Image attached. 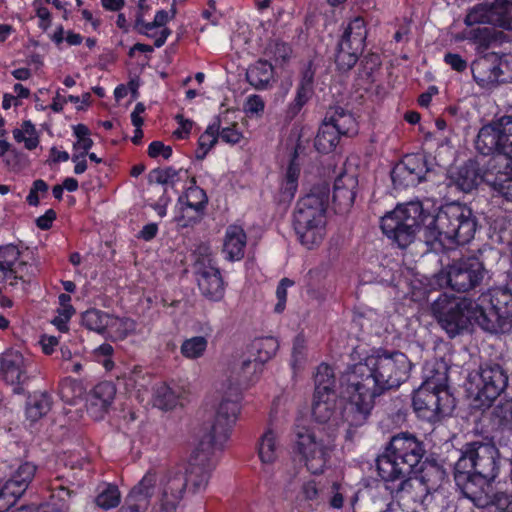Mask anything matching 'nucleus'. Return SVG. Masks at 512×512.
<instances>
[{"label": "nucleus", "instance_id": "obj_45", "mask_svg": "<svg viewBox=\"0 0 512 512\" xmlns=\"http://www.w3.org/2000/svg\"><path fill=\"white\" fill-rule=\"evenodd\" d=\"M494 2L492 3H479L472 7L465 19L464 23L467 26H473L475 24H491L494 25Z\"/></svg>", "mask_w": 512, "mask_h": 512}, {"label": "nucleus", "instance_id": "obj_57", "mask_svg": "<svg viewBox=\"0 0 512 512\" xmlns=\"http://www.w3.org/2000/svg\"><path fill=\"white\" fill-rule=\"evenodd\" d=\"M391 179L395 189H405L418 185L417 178L410 174L400 162L392 169Z\"/></svg>", "mask_w": 512, "mask_h": 512}, {"label": "nucleus", "instance_id": "obj_53", "mask_svg": "<svg viewBox=\"0 0 512 512\" xmlns=\"http://www.w3.org/2000/svg\"><path fill=\"white\" fill-rule=\"evenodd\" d=\"M20 251L15 245H6L0 247V272L3 273L2 278L8 280V274L18 263Z\"/></svg>", "mask_w": 512, "mask_h": 512}, {"label": "nucleus", "instance_id": "obj_18", "mask_svg": "<svg viewBox=\"0 0 512 512\" xmlns=\"http://www.w3.org/2000/svg\"><path fill=\"white\" fill-rule=\"evenodd\" d=\"M36 470L37 467L33 463L24 462L11 473L0 489V512L8 511L25 493L35 477Z\"/></svg>", "mask_w": 512, "mask_h": 512}, {"label": "nucleus", "instance_id": "obj_15", "mask_svg": "<svg viewBox=\"0 0 512 512\" xmlns=\"http://www.w3.org/2000/svg\"><path fill=\"white\" fill-rule=\"evenodd\" d=\"M487 273L484 263L478 257H462L447 266V284L456 292L466 293L480 286Z\"/></svg>", "mask_w": 512, "mask_h": 512}, {"label": "nucleus", "instance_id": "obj_38", "mask_svg": "<svg viewBox=\"0 0 512 512\" xmlns=\"http://www.w3.org/2000/svg\"><path fill=\"white\" fill-rule=\"evenodd\" d=\"M63 476H57L50 484L51 503L42 505V508L49 507L50 512H68L70 499L73 491L65 485Z\"/></svg>", "mask_w": 512, "mask_h": 512}, {"label": "nucleus", "instance_id": "obj_36", "mask_svg": "<svg viewBox=\"0 0 512 512\" xmlns=\"http://www.w3.org/2000/svg\"><path fill=\"white\" fill-rule=\"evenodd\" d=\"M281 445L278 433L268 428L261 435L257 445L258 456L264 465L274 464L280 453Z\"/></svg>", "mask_w": 512, "mask_h": 512}, {"label": "nucleus", "instance_id": "obj_41", "mask_svg": "<svg viewBox=\"0 0 512 512\" xmlns=\"http://www.w3.org/2000/svg\"><path fill=\"white\" fill-rule=\"evenodd\" d=\"M340 132L324 118L315 137L314 146L321 153L332 152L339 144Z\"/></svg>", "mask_w": 512, "mask_h": 512}, {"label": "nucleus", "instance_id": "obj_43", "mask_svg": "<svg viewBox=\"0 0 512 512\" xmlns=\"http://www.w3.org/2000/svg\"><path fill=\"white\" fill-rule=\"evenodd\" d=\"M424 381L421 385L430 384L432 389H448L447 368L443 363L437 361L427 362L423 368Z\"/></svg>", "mask_w": 512, "mask_h": 512}, {"label": "nucleus", "instance_id": "obj_55", "mask_svg": "<svg viewBox=\"0 0 512 512\" xmlns=\"http://www.w3.org/2000/svg\"><path fill=\"white\" fill-rule=\"evenodd\" d=\"M208 341L203 336L186 339L181 345V353L188 359H197L206 351Z\"/></svg>", "mask_w": 512, "mask_h": 512}, {"label": "nucleus", "instance_id": "obj_31", "mask_svg": "<svg viewBox=\"0 0 512 512\" xmlns=\"http://www.w3.org/2000/svg\"><path fill=\"white\" fill-rule=\"evenodd\" d=\"M197 282L201 293L210 300H220L224 295V282L220 271L212 266H205L197 272Z\"/></svg>", "mask_w": 512, "mask_h": 512}, {"label": "nucleus", "instance_id": "obj_44", "mask_svg": "<svg viewBox=\"0 0 512 512\" xmlns=\"http://www.w3.org/2000/svg\"><path fill=\"white\" fill-rule=\"evenodd\" d=\"M423 484L428 488V493L437 490L446 478V471L444 468L433 462L427 463L421 468L420 476H417Z\"/></svg>", "mask_w": 512, "mask_h": 512}, {"label": "nucleus", "instance_id": "obj_64", "mask_svg": "<svg viewBox=\"0 0 512 512\" xmlns=\"http://www.w3.org/2000/svg\"><path fill=\"white\" fill-rule=\"evenodd\" d=\"M293 282L289 280L288 278H283L277 289H276V297H277V304L275 305L274 311L276 313H282L286 306V300H287V288L292 286Z\"/></svg>", "mask_w": 512, "mask_h": 512}, {"label": "nucleus", "instance_id": "obj_23", "mask_svg": "<svg viewBox=\"0 0 512 512\" xmlns=\"http://www.w3.org/2000/svg\"><path fill=\"white\" fill-rule=\"evenodd\" d=\"M184 485L182 476L169 479L162 477L160 494L150 512H176L184 498L182 495Z\"/></svg>", "mask_w": 512, "mask_h": 512}, {"label": "nucleus", "instance_id": "obj_2", "mask_svg": "<svg viewBox=\"0 0 512 512\" xmlns=\"http://www.w3.org/2000/svg\"><path fill=\"white\" fill-rule=\"evenodd\" d=\"M411 368L412 363L403 352L378 349L364 362L355 364L350 374L380 396L405 382Z\"/></svg>", "mask_w": 512, "mask_h": 512}, {"label": "nucleus", "instance_id": "obj_42", "mask_svg": "<svg viewBox=\"0 0 512 512\" xmlns=\"http://www.w3.org/2000/svg\"><path fill=\"white\" fill-rule=\"evenodd\" d=\"M52 406L51 396L47 392H34L28 396L26 402V417L36 422L45 416Z\"/></svg>", "mask_w": 512, "mask_h": 512}, {"label": "nucleus", "instance_id": "obj_30", "mask_svg": "<svg viewBox=\"0 0 512 512\" xmlns=\"http://www.w3.org/2000/svg\"><path fill=\"white\" fill-rule=\"evenodd\" d=\"M357 178L350 174L339 175L334 182L333 203L340 212L349 210L355 200Z\"/></svg>", "mask_w": 512, "mask_h": 512}, {"label": "nucleus", "instance_id": "obj_16", "mask_svg": "<svg viewBox=\"0 0 512 512\" xmlns=\"http://www.w3.org/2000/svg\"><path fill=\"white\" fill-rule=\"evenodd\" d=\"M472 379L476 385L477 397L488 402L496 400L505 392L509 384L507 369L496 360L481 362Z\"/></svg>", "mask_w": 512, "mask_h": 512}, {"label": "nucleus", "instance_id": "obj_10", "mask_svg": "<svg viewBox=\"0 0 512 512\" xmlns=\"http://www.w3.org/2000/svg\"><path fill=\"white\" fill-rule=\"evenodd\" d=\"M455 466L467 469L486 478H496L500 470L499 451L491 442L472 441L465 443L460 450Z\"/></svg>", "mask_w": 512, "mask_h": 512}, {"label": "nucleus", "instance_id": "obj_60", "mask_svg": "<svg viewBox=\"0 0 512 512\" xmlns=\"http://www.w3.org/2000/svg\"><path fill=\"white\" fill-rule=\"evenodd\" d=\"M36 268L32 265H28L24 261H18V263L13 267L11 272L8 274V280H17L20 279L23 282L30 281V276L35 274Z\"/></svg>", "mask_w": 512, "mask_h": 512}, {"label": "nucleus", "instance_id": "obj_46", "mask_svg": "<svg viewBox=\"0 0 512 512\" xmlns=\"http://www.w3.org/2000/svg\"><path fill=\"white\" fill-rule=\"evenodd\" d=\"M278 348V341L274 337H264L255 339L249 352L264 365L275 355Z\"/></svg>", "mask_w": 512, "mask_h": 512}, {"label": "nucleus", "instance_id": "obj_20", "mask_svg": "<svg viewBox=\"0 0 512 512\" xmlns=\"http://www.w3.org/2000/svg\"><path fill=\"white\" fill-rule=\"evenodd\" d=\"M82 325L97 333H115L117 337H125L135 327L133 320L119 318L98 309H89L82 314Z\"/></svg>", "mask_w": 512, "mask_h": 512}, {"label": "nucleus", "instance_id": "obj_19", "mask_svg": "<svg viewBox=\"0 0 512 512\" xmlns=\"http://www.w3.org/2000/svg\"><path fill=\"white\" fill-rule=\"evenodd\" d=\"M0 379L13 387L15 394H24L29 381L27 360L17 350L8 349L0 355Z\"/></svg>", "mask_w": 512, "mask_h": 512}, {"label": "nucleus", "instance_id": "obj_11", "mask_svg": "<svg viewBox=\"0 0 512 512\" xmlns=\"http://www.w3.org/2000/svg\"><path fill=\"white\" fill-rule=\"evenodd\" d=\"M224 393L219 403L209 433L201 439H211L212 445L222 447L229 438L232 427L238 418L240 407V388L236 385L222 386Z\"/></svg>", "mask_w": 512, "mask_h": 512}, {"label": "nucleus", "instance_id": "obj_39", "mask_svg": "<svg viewBox=\"0 0 512 512\" xmlns=\"http://www.w3.org/2000/svg\"><path fill=\"white\" fill-rule=\"evenodd\" d=\"M367 38V28L364 19L360 16L352 19L345 27L341 40L356 51H363Z\"/></svg>", "mask_w": 512, "mask_h": 512}, {"label": "nucleus", "instance_id": "obj_54", "mask_svg": "<svg viewBox=\"0 0 512 512\" xmlns=\"http://www.w3.org/2000/svg\"><path fill=\"white\" fill-rule=\"evenodd\" d=\"M265 54L273 59L276 65L283 66L290 60L292 49L287 43L275 40L268 44Z\"/></svg>", "mask_w": 512, "mask_h": 512}, {"label": "nucleus", "instance_id": "obj_50", "mask_svg": "<svg viewBox=\"0 0 512 512\" xmlns=\"http://www.w3.org/2000/svg\"><path fill=\"white\" fill-rule=\"evenodd\" d=\"M400 163L410 174L417 178V184L425 180L426 174L430 170L426 158L420 154L406 155Z\"/></svg>", "mask_w": 512, "mask_h": 512}, {"label": "nucleus", "instance_id": "obj_14", "mask_svg": "<svg viewBox=\"0 0 512 512\" xmlns=\"http://www.w3.org/2000/svg\"><path fill=\"white\" fill-rule=\"evenodd\" d=\"M479 153L512 156V115H504L480 128L475 141Z\"/></svg>", "mask_w": 512, "mask_h": 512}, {"label": "nucleus", "instance_id": "obj_37", "mask_svg": "<svg viewBox=\"0 0 512 512\" xmlns=\"http://www.w3.org/2000/svg\"><path fill=\"white\" fill-rule=\"evenodd\" d=\"M246 80L255 89H266L274 80L273 65L267 60H257L248 67Z\"/></svg>", "mask_w": 512, "mask_h": 512}, {"label": "nucleus", "instance_id": "obj_12", "mask_svg": "<svg viewBox=\"0 0 512 512\" xmlns=\"http://www.w3.org/2000/svg\"><path fill=\"white\" fill-rule=\"evenodd\" d=\"M347 392L349 400L340 411L339 423L342 421L349 427H360L367 422L379 395L352 374L348 377Z\"/></svg>", "mask_w": 512, "mask_h": 512}, {"label": "nucleus", "instance_id": "obj_49", "mask_svg": "<svg viewBox=\"0 0 512 512\" xmlns=\"http://www.w3.org/2000/svg\"><path fill=\"white\" fill-rule=\"evenodd\" d=\"M121 501V493L116 485L104 484L99 486L95 504L104 510L115 508Z\"/></svg>", "mask_w": 512, "mask_h": 512}, {"label": "nucleus", "instance_id": "obj_25", "mask_svg": "<svg viewBox=\"0 0 512 512\" xmlns=\"http://www.w3.org/2000/svg\"><path fill=\"white\" fill-rule=\"evenodd\" d=\"M263 364L249 351L241 354L232 364L231 374L234 382L229 381L228 385H249L256 382L262 371Z\"/></svg>", "mask_w": 512, "mask_h": 512}, {"label": "nucleus", "instance_id": "obj_32", "mask_svg": "<svg viewBox=\"0 0 512 512\" xmlns=\"http://www.w3.org/2000/svg\"><path fill=\"white\" fill-rule=\"evenodd\" d=\"M491 158L481 166V173L485 183L493 189L500 183V179L510 173L512 169V156L495 152Z\"/></svg>", "mask_w": 512, "mask_h": 512}, {"label": "nucleus", "instance_id": "obj_22", "mask_svg": "<svg viewBox=\"0 0 512 512\" xmlns=\"http://www.w3.org/2000/svg\"><path fill=\"white\" fill-rule=\"evenodd\" d=\"M157 484L156 474L148 472L130 490L118 512H145Z\"/></svg>", "mask_w": 512, "mask_h": 512}, {"label": "nucleus", "instance_id": "obj_40", "mask_svg": "<svg viewBox=\"0 0 512 512\" xmlns=\"http://www.w3.org/2000/svg\"><path fill=\"white\" fill-rule=\"evenodd\" d=\"M498 32L490 27H477L463 32V39H466L476 45V51L479 54L490 48L498 41Z\"/></svg>", "mask_w": 512, "mask_h": 512}, {"label": "nucleus", "instance_id": "obj_7", "mask_svg": "<svg viewBox=\"0 0 512 512\" xmlns=\"http://www.w3.org/2000/svg\"><path fill=\"white\" fill-rule=\"evenodd\" d=\"M477 324L490 333H506L512 329V290L492 288L474 300Z\"/></svg>", "mask_w": 512, "mask_h": 512}, {"label": "nucleus", "instance_id": "obj_4", "mask_svg": "<svg viewBox=\"0 0 512 512\" xmlns=\"http://www.w3.org/2000/svg\"><path fill=\"white\" fill-rule=\"evenodd\" d=\"M426 453L424 443L414 434L400 432L390 438L382 455L377 458V469L384 481L408 477Z\"/></svg>", "mask_w": 512, "mask_h": 512}, {"label": "nucleus", "instance_id": "obj_8", "mask_svg": "<svg viewBox=\"0 0 512 512\" xmlns=\"http://www.w3.org/2000/svg\"><path fill=\"white\" fill-rule=\"evenodd\" d=\"M215 448L211 439H201L191 453L188 463L168 470L163 477L169 479L182 476L185 484L182 490L183 496L188 487L192 493L204 491L216 465Z\"/></svg>", "mask_w": 512, "mask_h": 512}, {"label": "nucleus", "instance_id": "obj_24", "mask_svg": "<svg viewBox=\"0 0 512 512\" xmlns=\"http://www.w3.org/2000/svg\"><path fill=\"white\" fill-rule=\"evenodd\" d=\"M184 198L186 201L181 207V215L176 218L181 227L199 222L208 201L204 190L198 187H190L186 195L179 198V201L182 203Z\"/></svg>", "mask_w": 512, "mask_h": 512}, {"label": "nucleus", "instance_id": "obj_47", "mask_svg": "<svg viewBox=\"0 0 512 512\" xmlns=\"http://www.w3.org/2000/svg\"><path fill=\"white\" fill-rule=\"evenodd\" d=\"M315 391L314 394H324L328 392H336V379L333 369L322 363L317 367L314 376Z\"/></svg>", "mask_w": 512, "mask_h": 512}, {"label": "nucleus", "instance_id": "obj_9", "mask_svg": "<svg viewBox=\"0 0 512 512\" xmlns=\"http://www.w3.org/2000/svg\"><path fill=\"white\" fill-rule=\"evenodd\" d=\"M474 300L441 294L431 305V311L440 327L450 338L469 331L477 323L478 310Z\"/></svg>", "mask_w": 512, "mask_h": 512}, {"label": "nucleus", "instance_id": "obj_5", "mask_svg": "<svg viewBox=\"0 0 512 512\" xmlns=\"http://www.w3.org/2000/svg\"><path fill=\"white\" fill-rule=\"evenodd\" d=\"M429 212L420 201H410L398 204L381 219L383 233L398 247L406 248L414 242L417 233L426 229Z\"/></svg>", "mask_w": 512, "mask_h": 512}, {"label": "nucleus", "instance_id": "obj_26", "mask_svg": "<svg viewBox=\"0 0 512 512\" xmlns=\"http://www.w3.org/2000/svg\"><path fill=\"white\" fill-rule=\"evenodd\" d=\"M116 394L115 386L108 381L97 384L87 398V411L95 420L103 419Z\"/></svg>", "mask_w": 512, "mask_h": 512}, {"label": "nucleus", "instance_id": "obj_63", "mask_svg": "<svg viewBox=\"0 0 512 512\" xmlns=\"http://www.w3.org/2000/svg\"><path fill=\"white\" fill-rule=\"evenodd\" d=\"M48 185L42 179H37L33 182L32 187L30 188L29 194L26 198V201L31 206L39 205V193L45 195L48 192Z\"/></svg>", "mask_w": 512, "mask_h": 512}, {"label": "nucleus", "instance_id": "obj_1", "mask_svg": "<svg viewBox=\"0 0 512 512\" xmlns=\"http://www.w3.org/2000/svg\"><path fill=\"white\" fill-rule=\"evenodd\" d=\"M477 228L478 221L470 207L459 203L446 204L436 214L429 213L424 242L431 248L436 243L465 245L474 238Z\"/></svg>", "mask_w": 512, "mask_h": 512}, {"label": "nucleus", "instance_id": "obj_21", "mask_svg": "<svg viewBox=\"0 0 512 512\" xmlns=\"http://www.w3.org/2000/svg\"><path fill=\"white\" fill-rule=\"evenodd\" d=\"M473 79L482 88H491L499 83L502 75L501 57L495 52L479 55L471 64Z\"/></svg>", "mask_w": 512, "mask_h": 512}, {"label": "nucleus", "instance_id": "obj_3", "mask_svg": "<svg viewBox=\"0 0 512 512\" xmlns=\"http://www.w3.org/2000/svg\"><path fill=\"white\" fill-rule=\"evenodd\" d=\"M329 193V185L321 182L314 185L296 204L293 227L301 244L308 249L319 245L325 236Z\"/></svg>", "mask_w": 512, "mask_h": 512}, {"label": "nucleus", "instance_id": "obj_62", "mask_svg": "<svg viewBox=\"0 0 512 512\" xmlns=\"http://www.w3.org/2000/svg\"><path fill=\"white\" fill-rule=\"evenodd\" d=\"M490 506H494V512H512V495L504 492H496L492 495Z\"/></svg>", "mask_w": 512, "mask_h": 512}, {"label": "nucleus", "instance_id": "obj_58", "mask_svg": "<svg viewBox=\"0 0 512 512\" xmlns=\"http://www.w3.org/2000/svg\"><path fill=\"white\" fill-rule=\"evenodd\" d=\"M179 171L174 169L173 167L166 168H156L149 172L148 174V182L156 183L159 185H170L174 186V179L177 177Z\"/></svg>", "mask_w": 512, "mask_h": 512}, {"label": "nucleus", "instance_id": "obj_33", "mask_svg": "<svg viewBox=\"0 0 512 512\" xmlns=\"http://www.w3.org/2000/svg\"><path fill=\"white\" fill-rule=\"evenodd\" d=\"M451 180L461 191L471 192L484 182L480 163L477 160L469 159L451 176Z\"/></svg>", "mask_w": 512, "mask_h": 512}, {"label": "nucleus", "instance_id": "obj_51", "mask_svg": "<svg viewBox=\"0 0 512 512\" xmlns=\"http://www.w3.org/2000/svg\"><path fill=\"white\" fill-rule=\"evenodd\" d=\"M178 393L165 383L157 385L154 389V405L160 409L168 410L176 406Z\"/></svg>", "mask_w": 512, "mask_h": 512}, {"label": "nucleus", "instance_id": "obj_29", "mask_svg": "<svg viewBox=\"0 0 512 512\" xmlns=\"http://www.w3.org/2000/svg\"><path fill=\"white\" fill-rule=\"evenodd\" d=\"M314 75L315 71L312 69V64L309 63L308 66L302 71L295 98L287 107V119H294L300 113L304 105L312 97L314 93Z\"/></svg>", "mask_w": 512, "mask_h": 512}, {"label": "nucleus", "instance_id": "obj_59", "mask_svg": "<svg viewBox=\"0 0 512 512\" xmlns=\"http://www.w3.org/2000/svg\"><path fill=\"white\" fill-rule=\"evenodd\" d=\"M219 129V120L209 125L205 132L199 137L198 147L200 149H205L206 151H209L217 143Z\"/></svg>", "mask_w": 512, "mask_h": 512}, {"label": "nucleus", "instance_id": "obj_52", "mask_svg": "<svg viewBox=\"0 0 512 512\" xmlns=\"http://www.w3.org/2000/svg\"><path fill=\"white\" fill-rule=\"evenodd\" d=\"M494 26L505 30H512V2L507 0H494Z\"/></svg>", "mask_w": 512, "mask_h": 512}, {"label": "nucleus", "instance_id": "obj_34", "mask_svg": "<svg viewBox=\"0 0 512 512\" xmlns=\"http://www.w3.org/2000/svg\"><path fill=\"white\" fill-rule=\"evenodd\" d=\"M247 235L239 225H229L225 232L223 252L231 261L241 260L245 254Z\"/></svg>", "mask_w": 512, "mask_h": 512}, {"label": "nucleus", "instance_id": "obj_35", "mask_svg": "<svg viewBox=\"0 0 512 512\" xmlns=\"http://www.w3.org/2000/svg\"><path fill=\"white\" fill-rule=\"evenodd\" d=\"M324 118L335 126L342 136H351L357 133L358 124L354 115L341 106H330Z\"/></svg>", "mask_w": 512, "mask_h": 512}, {"label": "nucleus", "instance_id": "obj_28", "mask_svg": "<svg viewBox=\"0 0 512 512\" xmlns=\"http://www.w3.org/2000/svg\"><path fill=\"white\" fill-rule=\"evenodd\" d=\"M338 397L336 392L324 394H314L312 402V416L319 423H331L333 426L339 425L340 412L337 404Z\"/></svg>", "mask_w": 512, "mask_h": 512}, {"label": "nucleus", "instance_id": "obj_61", "mask_svg": "<svg viewBox=\"0 0 512 512\" xmlns=\"http://www.w3.org/2000/svg\"><path fill=\"white\" fill-rule=\"evenodd\" d=\"M494 411L502 424L512 430V399L501 401Z\"/></svg>", "mask_w": 512, "mask_h": 512}, {"label": "nucleus", "instance_id": "obj_6", "mask_svg": "<svg viewBox=\"0 0 512 512\" xmlns=\"http://www.w3.org/2000/svg\"><path fill=\"white\" fill-rule=\"evenodd\" d=\"M335 448V437L320 429L302 427L296 432L293 451L311 474L321 475L330 467Z\"/></svg>", "mask_w": 512, "mask_h": 512}, {"label": "nucleus", "instance_id": "obj_56", "mask_svg": "<svg viewBox=\"0 0 512 512\" xmlns=\"http://www.w3.org/2000/svg\"><path fill=\"white\" fill-rule=\"evenodd\" d=\"M59 393L65 402L73 403L83 395L84 387L79 381L66 377L60 382Z\"/></svg>", "mask_w": 512, "mask_h": 512}, {"label": "nucleus", "instance_id": "obj_48", "mask_svg": "<svg viewBox=\"0 0 512 512\" xmlns=\"http://www.w3.org/2000/svg\"><path fill=\"white\" fill-rule=\"evenodd\" d=\"M363 51H356L346 42H339L335 63L339 71L347 72L357 63Z\"/></svg>", "mask_w": 512, "mask_h": 512}, {"label": "nucleus", "instance_id": "obj_27", "mask_svg": "<svg viewBox=\"0 0 512 512\" xmlns=\"http://www.w3.org/2000/svg\"><path fill=\"white\" fill-rule=\"evenodd\" d=\"M393 490V497L403 508L410 509L414 504H420L427 497L428 488L416 477H408Z\"/></svg>", "mask_w": 512, "mask_h": 512}, {"label": "nucleus", "instance_id": "obj_13", "mask_svg": "<svg viewBox=\"0 0 512 512\" xmlns=\"http://www.w3.org/2000/svg\"><path fill=\"white\" fill-rule=\"evenodd\" d=\"M412 403L418 417L432 423L451 415L456 406L449 389L435 390L430 384L421 385L414 392Z\"/></svg>", "mask_w": 512, "mask_h": 512}, {"label": "nucleus", "instance_id": "obj_17", "mask_svg": "<svg viewBox=\"0 0 512 512\" xmlns=\"http://www.w3.org/2000/svg\"><path fill=\"white\" fill-rule=\"evenodd\" d=\"M454 480L462 494L478 507L490 506L492 502L491 482L494 478H486L467 469L454 468Z\"/></svg>", "mask_w": 512, "mask_h": 512}]
</instances>
